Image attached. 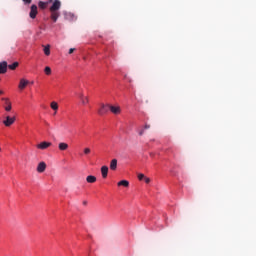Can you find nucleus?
Here are the masks:
<instances>
[{
    "label": "nucleus",
    "instance_id": "7",
    "mask_svg": "<svg viewBox=\"0 0 256 256\" xmlns=\"http://www.w3.org/2000/svg\"><path fill=\"white\" fill-rule=\"evenodd\" d=\"M29 85V80L22 78L20 79V83L18 85V88L23 91V89H25V87H27Z\"/></svg>",
    "mask_w": 256,
    "mask_h": 256
},
{
    "label": "nucleus",
    "instance_id": "11",
    "mask_svg": "<svg viewBox=\"0 0 256 256\" xmlns=\"http://www.w3.org/2000/svg\"><path fill=\"white\" fill-rule=\"evenodd\" d=\"M78 97L81 100L82 105H87V103H89V97H85L83 93L78 94Z\"/></svg>",
    "mask_w": 256,
    "mask_h": 256
},
{
    "label": "nucleus",
    "instance_id": "13",
    "mask_svg": "<svg viewBox=\"0 0 256 256\" xmlns=\"http://www.w3.org/2000/svg\"><path fill=\"white\" fill-rule=\"evenodd\" d=\"M58 149L60 151H67L69 149V144L65 143V142H60L58 144Z\"/></svg>",
    "mask_w": 256,
    "mask_h": 256
},
{
    "label": "nucleus",
    "instance_id": "23",
    "mask_svg": "<svg viewBox=\"0 0 256 256\" xmlns=\"http://www.w3.org/2000/svg\"><path fill=\"white\" fill-rule=\"evenodd\" d=\"M91 153V148H84V155H89Z\"/></svg>",
    "mask_w": 256,
    "mask_h": 256
},
{
    "label": "nucleus",
    "instance_id": "14",
    "mask_svg": "<svg viewBox=\"0 0 256 256\" xmlns=\"http://www.w3.org/2000/svg\"><path fill=\"white\" fill-rule=\"evenodd\" d=\"M101 173H102L103 179H107V175H108V173H109V167H107V166H102V167H101Z\"/></svg>",
    "mask_w": 256,
    "mask_h": 256
},
{
    "label": "nucleus",
    "instance_id": "32",
    "mask_svg": "<svg viewBox=\"0 0 256 256\" xmlns=\"http://www.w3.org/2000/svg\"><path fill=\"white\" fill-rule=\"evenodd\" d=\"M0 151H1V148H0Z\"/></svg>",
    "mask_w": 256,
    "mask_h": 256
},
{
    "label": "nucleus",
    "instance_id": "16",
    "mask_svg": "<svg viewBox=\"0 0 256 256\" xmlns=\"http://www.w3.org/2000/svg\"><path fill=\"white\" fill-rule=\"evenodd\" d=\"M86 181H87V183H95L97 181V177H95L93 175H89L86 177Z\"/></svg>",
    "mask_w": 256,
    "mask_h": 256
},
{
    "label": "nucleus",
    "instance_id": "15",
    "mask_svg": "<svg viewBox=\"0 0 256 256\" xmlns=\"http://www.w3.org/2000/svg\"><path fill=\"white\" fill-rule=\"evenodd\" d=\"M111 171H117V159H112L110 162Z\"/></svg>",
    "mask_w": 256,
    "mask_h": 256
},
{
    "label": "nucleus",
    "instance_id": "17",
    "mask_svg": "<svg viewBox=\"0 0 256 256\" xmlns=\"http://www.w3.org/2000/svg\"><path fill=\"white\" fill-rule=\"evenodd\" d=\"M19 67V62H14L10 65H8V69H11V71H15Z\"/></svg>",
    "mask_w": 256,
    "mask_h": 256
},
{
    "label": "nucleus",
    "instance_id": "22",
    "mask_svg": "<svg viewBox=\"0 0 256 256\" xmlns=\"http://www.w3.org/2000/svg\"><path fill=\"white\" fill-rule=\"evenodd\" d=\"M44 72L46 73V75H51V67L46 66Z\"/></svg>",
    "mask_w": 256,
    "mask_h": 256
},
{
    "label": "nucleus",
    "instance_id": "18",
    "mask_svg": "<svg viewBox=\"0 0 256 256\" xmlns=\"http://www.w3.org/2000/svg\"><path fill=\"white\" fill-rule=\"evenodd\" d=\"M118 187H129V181L122 180V181L118 182Z\"/></svg>",
    "mask_w": 256,
    "mask_h": 256
},
{
    "label": "nucleus",
    "instance_id": "5",
    "mask_svg": "<svg viewBox=\"0 0 256 256\" xmlns=\"http://www.w3.org/2000/svg\"><path fill=\"white\" fill-rule=\"evenodd\" d=\"M51 145H52L51 142L44 141L37 145V149H41L42 151H44V149H49V147H51Z\"/></svg>",
    "mask_w": 256,
    "mask_h": 256
},
{
    "label": "nucleus",
    "instance_id": "19",
    "mask_svg": "<svg viewBox=\"0 0 256 256\" xmlns=\"http://www.w3.org/2000/svg\"><path fill=\"white\" fill-rule=\"evenodd\" d=\"M44 54L47 55V57H49V55H51V46L47 45L44 47Z\"/></svg>",
    "mask_w": 256,
    "mask_h": 256
},
{
    "label": "nucleus",
    "instance_id": "6",
    "mask_svg": "<svg viewBox=\"0 0 256 256\" xmlns=\"http://www.w3.org/2000/svg\"><path fill=\"white\" fill-rule=\"evenodd\" d=\"M59 9H61V1L55 0L50 7V11H58Z\"/></svg>",
    "mask_w": 256,
    "mask_h": 256
},
{
    "label": "nucleus",
    "instance_id": "9",
    "mask_svg": "<svg viewBox=\"0 0 256 256\" xmlns=\"http://www.w3.org/2000/svg\"><path fill=\"white\" fill-rule=\"evenodd\" d=\"M45 169H47V164L45 162H40L37 166V172L45 173Z\"/></svg>",
    "mask_w": 256,
    "mask_h": 256
},
{
    "label": "nucleus",
    "instance_id": "3",
    "mask_svg": "<svg viewBox=\"0 0 256 256\" xmlns=\"http://www.w3.org/2000/svg\"><path fill=\"white\" fill-rule=\"evenodd\" d=\"M13 123H15V117L7 116L6 120L3 121V124L5 125V127H11Z\"/></svg>",
    "mask_w": 256,
    "mask_h": 256
},
{
    "label": "nucleus",
    "instance_id": "4",
    "mask_svg": "<svg viewBox=\"0 0 256 256\" xmlns=\"http://www.w3.org/2000/svg\"><path fill=\"white\" fill-rule=\"evenodd\" d=\"M109 110L111 113H113V115H119L121 113V107L119 106H113L109 104Z\"/></svg>",
    "mask_w": 256,
    "mask_h": 256
},
{
    "label": "nucleus",
    "instance_id": "31",
    "mask_svg": "<svg viewBox=\"0 0 256 256\" xmlns=\"http://www.w3.org/2000/svg\"><path fill=\"white\" fill-rule=\"evenodd\" d=\"M3 93H4L3 90H0V95H3Z\"/></svg>",
    "mask_w": 256,
    "mask_h": 256
},
{
    "label": "nucleus",
    "instance_id": "1",
    "mask_svg": "<svg viewBox=\"0 0 256 256\" xmlns=\"http://www.w3.org/2000/svg\"><path fill=\"white\" fill-rule=\"evenodd\" d=\"M109 113V104H100V108L98 109V115H107Z\"/></svg>",
    "mask_w": 256,
    "mask_h": 256
},
{
    "label": "nucleus",
    "instance_id": "26",
    "mask_svg": "<svg viewBox=\"0 0 256 256\" xmlns=\"http://www.w3.org/2000/svg\"><path fill=\"white\" fill-rule=\"evenodd\" d=\"M144 181H145V183H151V179L147 178V177H144Z\"/></svg>",
    "mask_w": 256,
    "mask_h": 256
},
{
    "label": "nucleus",
    "instance_id": "21",
    "mask_svg": "<svg viewBox=\"0 0 256 256\" xmlns=\"http://www.w3.org/2000/svg\"><path fill=\"white\" fill-rule=\"evenodd\" d=\"M50 107L51 109H53V111H57V109H59V105L57 104V102H52Z\"/></svg>",
    "mask_w": 256,
    "mask_h": 256
},
{
    "label": "nucleus",
    "instance_id": "10",
    "mask_svg": "<svg viewBox=\"0 0 256 256\" xmlns=\"http://www.w3.org/2000/svg\"><path fill=\"white\" fill-rule=\"evenodd\" d=\"M7 61H3L0 63V75H4V73H7Z\"/></svg>",
    "mask_w": 256,
    "mask_h": 256
},
{
    "label": "nucleus",
    "instance_id": "30",
    "mask_svg": "<svg viewBox=\"0 0 256 256\" xmlns=\"http://www.w3.org/2000/svg\"><path fill=\"white\" fill-rule=\"evenodd\" d=\"M47 2H48V3H53V0H48Z\"/></svg>",
    "mask_w": 256,
    "mask_h": 256
},
{
    "label": "nucleus",
    "instance_id": "29",
    "mask_svg": "<svg viewBox=\"0 0 256 256\" xmlns=\"http://www.w3.org/2000/svg\"><path fill=\"white\" fill-rule=\"evenodd\" d=\"M144 129H151V125L145 124Z\"/></svg>",
    "mask_w": 256,
    "mask_h": 256
},
{
    "label": "nucleus",
    "instance_id": "2",
    "mask_svg": "<svg viewBox=\"0 0 256 256\" xmlns=\"http://www.w3.org/2000/svg\"><path fill=\"white\" fill-rule=\"evenodd\" d=\"M37 5L33 4L30 8V13H29V17L30 19H35V17H37Z\"/></svg>",
    "mask_w": 256,
    "mask_h": 256
},
{
    "label": "nucleus",
    "instance_id": "24",
    "mask_svg": "<svg viewBox=\"0 0 256 256\" xmlns=\"http://www.w3.org/2000/svg\"><path fill=\"white\" fill-rule=\"evenodd\" d=\"M139 181H143L145 179V174H138Z\"/></svg>",
    "mask_w": 256,
    "mask_h": 256
},
{
    "label": "nucleus",
    "instance_id": "8",
    "mask_svg": "<svg viewBox=\"0 0 256 256\" xmlns=\"http://www.w3.org/2000/svg\"><path fill=\"white\" fill-rule=\"evenodd\" d=\"M2 101H4V104H5V111L9 112L11 111L12 109V106H11V100H9V98H2Z\"/></svg>",
    "mask_w": 256,
    "mask_h": 256
},
{
    "label": "nucleus",
    "instance_id": "28",
    "mask_svg": "<svg viewBox=\"0 0 256 256\" xmlns=\"http://www.w3.org/2000/svg\"><path fill=\"white\" fill-rule=\"evenodd\" d=\"M75 51V48H70L69 49V55H71Z\"/></svg>",
    "mask_w": 256,
    "mask_h": 256
},
{
    "label": "nucleus",
    "instance_id": "12",
    "mask_svg": "<svg viewBox=\"0 0 256 256\" xmlns=\"http://www.w3.org/2000/svg\"><path fill=\"white\" fill-rule=\"evenodd\" d=\"M51 12V19L54 23H57V19H59V11H50Z\"/></svg>",
    "mask_w": 256,
    "mask_h": 256
},
{
    "label": "nucleus",
    "instance_id": "27",
    "mask_svg": "<svg viewBox=\"0 0 256 256\" xmlns=\"http://www.w3.org/2000/svg\"><path fill=\"white\" fill-rule=\"evenodd\" d=\"M138 133H139L140 136H143L144 133H145V129L140 130Z\"/></svg>",
    "mask_w": 256,
    "mask_h": 256
},
{
    "label": "nucleus",
    "instance_id": "20",
    "mask_svg": "<svg viewBox=\"0 0 256 256\" xmlns=\"http://www.w3.org/2000/svg\"><path fill=\"white\" fill-rule=\"evenodd\" d=\"M49 2H43V1H40L39 3H38V7H40V9H47V4H48Z\"/></svg>",
    "mask_w": 256,
    "mask_h": 256
},
{
    "label": "nucleus",
    "instance_id": "25",
    "mask_svg": "<svg viewBox=\"0 0 256 256\" xmlns=\"http://www.w3.org/2000/svg\"><path fill=\"white\" fill-rule=\"evenodd\" d=\"M23 1V3H25L26 5H31V2L33 1V0H22Z\"/></svg>",
    "mask_w": 256,
    "mask_h": 256
}]
</instances>
